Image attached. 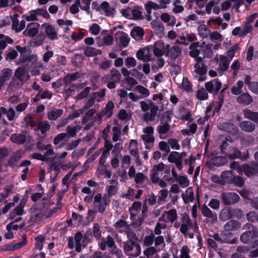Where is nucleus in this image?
Masks as SVG:
<instances>
[{
  "mask_svg": "<svg viewBox=\"0 0 258 258\" xmlns=\"http://www.w3.org/2000/svg\"><path fill=\"white\" fill-rule=\"evenodd\" d=\"M242 229L245 230L240 236V240L244 244H248L258 237L257 228L251 223H247Z\"/></svg>",
  "mask_w": 258,
  "mask_h": 258,
  "instance_id": "1",
  "label": "nucleus"
},
{
  "mask_svg": "<svg viewBox=\"0 0 258 258\" xmlns=\"http://www.w3.org/2000/svg\"><path fill=\"white\" fill-rule=\"evenodd\" d=\"M171 121V117L167 112H164L160 118V124L157 128V131L161 139H165L167 138L166 134L170 128L169 122Z\"/></svg>",
  "mask_w": 258,
  "mask_h": 258,
  "instance_id": "2",
  "label": "nucleus"
},
{
  "mask_svg": "<svg viewBox=\"0 0 258 258\" xmlns=\"http://www.w3.org/2000/svg\"><path fill=\"white\" fill-rule=\"evenodd\" d=\"M121 79V74L116 69L111 70L109 74L105 75L101 79L103 83H107V86L109 89H114L116 84L119 82Z\"/></svg>",
  "mask_w": 258,
  "mask_h": 258,
  "instance_id": "3",
  "label": "nucleus"
},
{
  "mask_svg": "<svg viewBox=\"0 0 258 258\" xmlns=\"http://www.w3.org/2000/svg\"><path fill=\"white\" fill-rule=\"evenodd\" d=\"M123 250L126 254L132 257L138 256L141 251L140 245L137 242L127 240L124 243Z\"/></svg>",
  "mask_w": 258,
  "mask_h": 258,
  "instance_id": "4",
  "label": "nucleus"
},
{
  "mask_svg": "<svg viewBox=\"0 0 258 258\" xmlns=\"http://www.w3.org/2000/svg\"><path fill=\"white\" fill-rule=\"evenodd\" d=\"M220 199L225 205H231L238 202L240 197L235 192H227L222 193Z\"/></svg>",
  "mask_w": 258,
  "mask_h": 258,
  "instance_id": "5",
  "label": "nucleus"
},
{
  "mask_svg": "<svg viewBox=\"0 0 258 258\" xmlns=\"http://www.w3.org/2000/svg\"><path fill=\"white\" fill-rule=\"evenodd\" d=\"M221 83L218 80L214 79L205 84L206 89L209 92L217 95L221 88Z\"/></svg>",
  "mask_w": 258,
  "mask_h": 258,
  "instance_id": "6",
  "label": "nucleus"
},
{
  "mask_svg": "<svg viewBox=\"0 0 258 258\" xmlns=\"http://www.w3.org/2000/svg\"><path fill=\"white\" fill-rule=\"evenodd\" d=\"M14 77L22 83L28 81L30 78V75L23 67L17 68L15 71Z\"/></svg>",
  "mask_w": 258,
  "mask_h": 258,
  "instance_id": "7",
  "label": "nucleus"
},
{
  "mask_svg": "<svg viewBox=\"0 0 258 258\" xmlns=\"http://www.w3.org/2000/svg\"><path fill=\"white\" fill-rule=\"evenodd\" d=\"M243 171L247 176H252L258 173V163H253L250 165L244 164L243 165Z\"/></svg>",
  "mask_w": 258,
  "mask_h": 258,
  "instance_id": "8",
  "label": "nucleus"
},
{
  "mask_svg": "<svg viewBox=\"0 0 258 258\" xmlns=\"http://www.w3.org/2000/svg\"><path fill=\"white\" fill-rule=\"evenodd\" d=\"M137 57L143 61H149L151 60V54L149 48L146 47L139 49L136 53Z\"/></svg>",
  "mask_w": 258,
  "mask_h": 258,
  "instance_id": "9",
  "label": "nucleus"
},
{
  "mask_svg": "<svg viewBox=\"0 0 258 258\" xmlns=\"http://www.w3.org/2000/svg\"><path fill=\"white\" fill-rule=\"evenodd\" d=\"M115 38L116 41H119L120 45L123 47H126L130 42V38L125 33L119 31L115 33Z\"/></svg>",
  "mask_w": 258,
  "mask_h": 258,
  "instance_id": "10",
  "label": "nucleus"
},
{
  "mask_svg": "<svg viewBox=\"0 0 258 258\" xmlns=\"http://www.w3.org/2000/svg\"><path fill=\"white\" fill-rule=\"evenodd\" d=\"M42 27L45 28V33L50 40H53L57 39V33L53 26L45 23L42 25Z\"/></svg>",
  "mask_w": 258,
  "mask_h": 258,
  "instance_id": "11",
  "label": "nucleus"
},
{
  "mask_svg": "<svg viewBox=\"0 0 258 258\" xmlns=\"http://www.w3.org/2000/svg\"><path fill=\"white\" fill-rule=\"evenodd\" d=\"M114 108V104L111 101H109L107 103L101 112L98 115V117L101 118L103 116H106L107 117H110L112 115L113 109Z\"/></svg>",
  "mask_w": 258,
  "mask_h": 258,
  "instance_id": "12",
  "label": "nucleus"
},
{
  "mask_svg": "<svg viewBox=\"0 0 258 258\" xmlns=\"http://www.w3.org/2000/svg\"><path fill=\"white\" fill-rule=\"evenodd\" d=\"M192 227V223L189 216L185 215L183 217V223L180 228V231L184 235H186L187 230Z\"/></svg>",
  "mask_w": 258,
  "mask_h": 258,
  "instance_id": "13",
  "label": "nucleus"
},
{
  "mask_svg": "<svg viewBox=\"0 0 258 258\" xmlns=\"http://www.w3.org/2000/svg\"><path fill=\"white\" fill-rule=\"evenodd\" d=\"M201 212L203 216L209 219H211L212 222L217 221V215L212 212L209 208L206 205H203L201 208Z\"/></svg>",
  "mask_w": 258,
  "mask_h": 258,
  "instance_id": "14",
  "label": "nucleus"
},
{
  "mask_svg": "<svg viewBox=\"0 0 258 258\" xmlns=\"http://www.w3.org/2000/svg\"><path fill=\"white\" fill-rule=\"evenodd\" d=\"M144 34V30L140 27H135L131 32V36L138 41L143 39Z\"/></svg>",
  "mask_w": 258,
  "mask_h": 258,
  "instance_id": "15",
  "label": "nucleus"
},
{
  "mask_svg": "<svg viewBox=\"0 0 258 258\" xmlns=\"http://www.w3.org/2000/svg\"><path fill=\"white\" fill-rule=\"evenodd\" d=\"M224 154L231 159L240 158L241 155L240 151L234 147H228Z\"/></svg>",
  "mask_w": 258,
  "mask_h": 258,
  "instance_id": "16",
  "label": "nucleus"
},
{
  "mask_svg": "<svg viewBox=\"0 0 258 258\" xmlns=\"http://www.w3.org/2000/svg\"><path fill=\"white\" fill-rule=\"evenodd\" d=\"M239 126L243 131L247 133H251L255 129V124L250 121H242L239 123Z\"/></svg>",
  "mask_w": 258,
  "mask_h": 258,
  "instance_id": "17",
  "label": "nucleus"
},
{
  "mask_svg": "<svg viewBox=\"0 0 258 258\" xmlns=\"http://www.w3.org/2000/svg\"><path fill=\"white\" fill-rule=\"evenodd\" d=\"M234 175L231 171H223L221 175L222 179V184L224 185L226 183H232V179Z\"/></svg>",
  "mask_w": 258,
  "mask_h": 258,
  "instance_id": "18",
  "label": "nucleus"
},
{
  "mask_svg": "<svg viewBox=\"0 0 258 258\" xmlns=\"http://www.w3.org/2000/svg\"><path fill=\"white\" fill-rule=\"evenodd\" d=\"M243 113L245 118L258 123V112H253L249 109H245L243 110Z\"/></svg>",
  "mask_w": 258,
  "mask_h": 258,
  "instance_id": "19",
  "label": "nucleus"
},
{
  "mask_svg": "<svg viewBox=\"0 0 258 258\" xmlns=\"http://www.w3.org/2000/svg\"><path fill=\"white\" fill-rule=\"evenodd\" d=\"M30 211L32 213V216L28 221V222H35L37 220L40 219L44 216V214L40 211L39 209L36 208H31Z\"/></svg>",
  "mask_w": 258,
  "mask_h": 258,
  "instance_id": "20",
  "label": "nucleus"
},
{
  "mask_svg": "<svg viewBox=\"0 0 258 258\" xmlns=\"http://www.w3.org/2000/svg\"><path fill=\"white\" fill-rule=\"evenodd\" d=\"M241 224L237 220H232L228 221L224 226L225 229L227 231L236 230L240 228Z\"/></svg>",
  "mask_w": 258,
  "mask_h": 258,
  "instance_id": "21",
  "label": "nucleus"
},
{
  "mask_svg": "<svg viewBox=\"0 0 258 258\" xmlns=\"http://www.w3.org/2000/svg\"><path fill=\"white\" fill-rule=\"evenodd\" d=\"M237 100L239 103L247 105L252 103V98L248 93H244L238 97Z\"/></svg>",
  "mask_w": 258,
  "mask_h": 258,
  "instance_id": "22",
  "label": "nucleus"
},
{
  "mask_svg": "<svg viewBox=\"0 0 258 258\" xmlns=\"http://www.w3.org/2000/svg\"><path fill=\"white\" fill-rule=\"evenodd\" d=\"M11 140L14 143L23 144L26 141V137L23 134H14L11 137Z\"/></svg>",
  "mask_w": 258,
  "mask_h": 258,
  "instance_id": "23",
  "label": "nucleus"
},
{
  "mask_svg": "<svg viewBox=\"0 0 258 258\" xmlns=\"http://www.w3.org/2000/svg\"><path fill=\"white\" fill-rule=\"evenodd\" d=\"M81 77V74L79 72L74 74H68L63 78V81L66 85H69L71 83Z\"/></svg>",
  "mask_w": 258,
  "mask_h": 258,
  "instance_id": "24",
  "label": "nucleus"
},
{
  "mask_svg": "<svg viewBox=\"0 0 258 258\" xmlns=\"http://www.w3.org/2000/svg\"><path fill=\"white\" fill-rule=\"evenodd\" d=\"M181 51L180 48L175 45L172 47L169 52H167L166 53V56H170L172 59H175L181 53Z\"/></svg>",
  "mask_w": 258,
  "mask_h": 258,
  "instance_id": "25",
  "label": "nucleus"
},
{
  "mask_svg": "<svg viewBox=\"0 0 258 258\" xmlns=\"http://www.w3.org/2000/svg\"><path fill=\"white\" fill-rule=\"evenodd\" d=\"M101 8L103 10L107 16H113L115 13V10L113 8L110 7L109 4L107 2H103L101 6Z\"/></svg>",
  "mask_w": 258,
  "mask_h": 258,
  "instance_id": "26",
  "label": "nucleus"
},
{
  "mask_svg": "<svg viewBox=\"0 0 258 258\" xmlns=\"http://www.w3.org/2000/svg\"><path fill=\"white\" fill-rule=\"evenodd\" d=\"M182 197L185 203L187 204L190 202H192L194 200V196L192 188H187L185 191V193L182 194Z\"/></svg>",
  "mask_w": 258,
  "mask_h": 258,
  "instance_id": "27",
  "label": "nucleus"
},
{
  "mask_svg": "<svg viewBox=\"0 0 258 258\" xmlns=\"http://www.w3.org/2000/svg\"><path fill=\"white\" fill-rule=\"evenodd\" d=\"M21 154L19 152H15L8 161V165L13 167L21 158Z\"/></svg>",
  "mask_w": 258,
  "mask_h": 258,
  "instance_id": "28",
  "label": "nucleus"
},
{
  "mask_svg": "<svg viewBox=\"0 0 258 258\" xmlns=\"http://www.w3.org/2000/svg\"><path fill=\"white\" fill-rule=\"evenodd\" d=\"M63 112V110L60 109H53L52 111L48 112V118L49 120H55L62 115Z\"/></svg>",
  "mask_w": 258,
  "mask_h": 258,
  "instance_id": "29",
  "label": "nucleus"
},
{
  "mask_svg": "<svg viewBox=\"0 0 258 258\" xmlns=\"http://www.w3.org/2000/svg\"><path fill=\"white\" fill-rule=\"evenodd\" d=\"M232 212L230 208L222 210L220 214L219 218L221 221H226L232 218Z\"/></svg>",
  "mask_w": 258,
  "mask_h": 258,
  "instance_id": "30",
  "label": "nucleus"
},
{
  "mask_svg": "<svg viewBox=\"0 0 258 258\" xmlns=\"http://www.w3.org/2000/svg\"><path fill=\"white\" fill-rule=\"evenodd\" d=\"M101 53V51L100 50L92 47H86L85 48L84 54L88 57L94 56Z\"/></svg>",
  "mask_w": 258,
  "mask_h": 258,
  "instance_id": "31",
  "label": "nucleus"
},
{
  "mask_svg": "<svg viewBox=\"0 0 258 258\" xmlns=\"http://www.w3.org/2000/svg\"><path fill=\"white\" fill-rule=\"evenodd\" d=\"M37 126V128L35 130V131L37 132L38 130H40L42 134H44L50 129V125L47 121L44 122L39 121L38 122Z\"/></svg>",
  "mask_w": 258,
  "mask_h": 258,
  "instance_id": "32",
  "label": "nucleus"
},
{
  "mask_svg": "<svg viewBox=\"0 0 258 258\" xmlns=\"http://www.w3.org/2000/svg\"><path fill=\"white\" fill-rule=\"evenodd\" d=\"M46 151L43 155L44 157L46 159V161H51L53 162V157H49L50 156H54L55 153L53 151L52 146L51 144L48 146V149L45 150Z\"/></svg>",
  "mask_w": 258,
  "mask_h": 258,
  "instance_id": "33",
  "label": "nucleus"
},
{
  "mask_svg": "<svg viewBox=\"0 0 258 258\" xmlns=\"http://www.w3.org/2000/svg\"><path fill=\"white\" fill-rule=\"evenodd\" d=\"M25 203L22 201L20 204L15 208L14 210L15 212H11L10 214V218L11 219H14L15 213L18 215H22L23 214V207Z\"/></svg>",
  "mask_w": 258,
  "mask_h": 258,
  "instance_id": "34",
  "label": "nucleus"
},
{
  "mask_svg": "<svg viewBox=\"0 0 258 258\" xmlns=\"http://www.w3.org/2000/svg\"><path fill=\"white\" fill-rule=\"evenodd\" d=\"M161 6H159V4H157L154 2L152 1H148L145 5V9L146 11H148L151 12V10L153 9L154 10L162 9Z\"/></svg>",
  "mask_w": 258,
  "mask_h": 258,
  "instance_id": "35",
  "label": "nucleus"
},
{
  "mask_svg": "<svg viewBox=\"0 0 258 258\" xmlns=\"http://www.w3.org/2000/svg\"><path fill=\"white\" fill-rule=\"evenodd\" d=\"M12 70L9 68H5L1 71V76L0 78L6 82L8 81L12 75Z\"/></svg>",
  "mask_w": 258,
  "mask_h": 258,
  "instance_id": "36",
  "label": "nucleus"
},
{
  "mask_svg": "<svg viewBox=\"0 0 258 258\" xmlns=\"http://www.w3.org/2000/svg\"><path fill=\"white\" fill-rule=\"evenodd\" d=\"M133 17L134 19L136 20H142L144 17L142 15V13L141 11V7L139 6H136L134 9L132 11Z\"/></svg>",
  "mask_w": 258,
  "mask_h": 258,
  "instance_id": "37",
  "label": "nucleus"
},
{
  "mask_svg": "<svg viewBox=\"0 0 258 258\" xmlns=\"http://www.w3.org/2000/svg\"><path fill=\"white\" fill-rule=\"evenodd\" d=\"M198 32L199 35L203 38L208 37L210 33L208 27L204 24L200 25L198 27Z\"/></svg>",
  "mask_w": 258,
  "mask_h": 258,
  "instance_id": "38",
  "label": "nucleus"
},
{
  "mask_svg": "<svg viewBox=\"0 0 258 258\" xmlns=\"http://www.w3.org/2000/svg\"><path fill=\"white\" fill-rule=\"evenodd\" d=\"M220 67V68L218 70L219 72H224L228 70L229 68V61L227 57L225 56H221Z\"/></svg>",
  "mask_w": 258,
  "mask_h": 258,
  "instance_id": "39",
  "label": "nucleus"
},
{
  "mask_svg": "<svg viewBox=\"0 0 258 258\" xmlns=\"http://www.w3.org/2000/svg\"><path fill=\"white\" fill-rule=\"evenodd\" d=\"M31 25H35L37 27L30 28L28 30L27 35L30 37H33L35 36L38 33V30L37 27H38L39 24L38 23H31L28 25L27 28H28L30 27Z\"/></svg>",
  "mask_w": 258,
  "mask_h": 258,
  "instance_id": "40",
  "label": "nucleus"
},
{
  "mask_svg": "<svg viewBox=\"0 0 258 258\" xmlns=\"http://www.w3.org/2000/svg\"><path fill=\"white\" fill-rule=\"evenodd\" d=\"M165 214H166L167 215V218L168 220L172 223L177 219V213L176 210L174 209L165 212Z\"/></svg>",
  "mask_w": 258,
  "mask_h": 258,
  "instance_id": "41",
  "label": "nucleus"
},
{
  "mask_svg": "<svg viewBox=\"0 0 258 258\" xmlns=\"http://www.w3.org/2000/svg\"><path fill=\"white\" fill-rule=\"evenodd\" d=\"M195 72L197 74L203 76L206 74L207 69L203 63H196L195 65Z\"/></svg>",
  "mask_w": 258,
  "mask_h": 258,
  "instance_id": "42",
  "label": "nucleus"
},
{
  "mask_svg": "<svg viewBox=\"0 0 258 258\" xmlns=\"http://www.w3.org/2000/svg\"><path fill=\"white\" fill-rule=\"evenodd\" d=\"M19 82L20 81H18L16 79V78L14 77L13 78H12V79H11V80L9 83V87L11 89H15V90L20 88L21 87V86L22 85L23 83H22L21 84Z\"/></svg>",
  "mask_w": 258,
  "mask_h": 258,
  "instance_id": "43",
  "label": "nucleus"
},
{
  "mask_svg": "<svg viewBox=\"0 0 258 258\" xmlns=\"http://www.w3.org/2000/svg\"><path fill=\"white\" fill-rule=\"evenodd\" d=\"M212 45L213 44H207L205 46L203 50L204 57L210 58L213 56V52L211 48Z\"/></svg>",
  "mask_w": 258,
  "mask_h": 258,
  "instance_id": "44",
  "label": "nucleus"
},
{
  "mask_svg": "<svg viewBox=\"0 0 258 258\" xmlns=\"http://www.w3.org/2000/svg\"><path fill=\"white\" fill-rule=\"evenodd\" d=\"M125 232L128 239V240H131L132 242H137L138 240V238L136 235V233L131 231L130 228L125 230Z\"/></svg>",
  "mask_w": 258,
  "mask_h": 258,
  "instance_id": "45",
  "label": "nucleus"
},
{
  "mask_svg": "<svg viewBox=\"0 0 258 258\" xmlns=\"http://www.w3.org/2000/svg\"><path fill=\"white\" fill-rule=\"evenodd\" d=\"M96 112V110L95 109H91L88 111L83 118L82 120V123L84 124L91 118V117L94 114V113Z\"/></svg>",
  "mask_w": 258,
  "mask_h": 258,
  "instance_id": "46",
  "label": "nucleus"
},
{
  "mask_svg": "<svg viewBox=\"0 0 258 258\" xmlns=\"http://www.w3.org/2000/svg\"><path fill=\"white\" fill-rule=\"evenodd\" d=\"M113 137L112 140L116 142L119 140V137L121 135V127L120 126H114L112 128Z\"/></svg>",
  "mask_w": 258,
  "mask_h": 258,
  "instance_id": "47",
  "label": "nucleus"
},
{
  "mask_svg": "<svg viewBox=\"0 0 258 258\" xmlns=\"http://www.w3.org/2000/svg\"><path fill=\"white\" fill-rule=\"evenodd\" d=\"M207 90H205L204 88H202L199 90L197 93V98L201 100H206L208 97V95L207 92Z\"/></svg>",
  "mask_w": 258,
  "mask_h": 258,
  "instance_id": "48",
  "label": "nucleus"
},
{
  "mask_svg": "<svg viewBox=\"0 0 258 258\" xmlns=\"http://www.w3.org/2000/svg\"><path fill=\"white\" fill-rule=\"evenodd\" d=\"M70 137L68 136L67 134L66 133H60L58 135H57L54 139L53 140V143L55 145H57L59 144V143L64 140L66 138L67 139H69Z\"/></svg>",
  "mask_w": 258,
  "mask_h": 258,
  "instance_id": "49",
  "label": "nucleus"
},
{
  "mask_svg": "<svg viewBox=\"0 0 258 258\" xmlns=\"http://www.w3.org/2000/svg\"><path fill=\"white\" fill-rule=\"evenodd\" d=\"M91 89V87H86L82 92H81V93H79L77 95V96H76V99L78 100H81L83 98H86L89 93Z\"/></svg>",
  "mask_w": 258,
  "mask_h": 258,
  "instance_id": "50",
  "label": "nucleus"
},
{
  "mask_svg": "<svg viewBox=\"0 0 258 258\" xmlns=\"http://www.w3.org/2000/svg\"><path fill=\"white\" fill-rule=\"evenodd\" d=\"M220 202L219 200L212 199L209 202L208 206L213 210H218L220 208Z\"/></svg>",
  "mask_w": 258,
  "mask_h": 258,
  "instance_id": "51",
  "label": "nucleus"
},
{
  "mask_svg": "<svg viewBox=\"0 0 258 258\" xmlns=\"http://www.w3.org/2000/svg\"><path fill=\"white\" fill-rule=\"evenodd\" d=\"M257 214L254 211H250L246 215L247 220L251 223L254 222L256 220Z\"/></svg>",
  "mask_w": 258,
  "mask_h": 258,
  "instance_id": "52",
  "label": "nucleus"
},
{
  "mask_svg": "<svg viewBox=\"0 0 258 258\" xmlns=\"http://www.w3.org/2000/svg\"><path fill=\"white\" fill-rule=\"evenodd\" d=\"M222 236L223 238V239L225 240V242H227V243H230L231 244H235L237 243V239L236 238H234L231 240H229L227 237H230L232 236V233L229 232H226L222 234Z\"/></svg>",
  "mask_w": 258,
  "mask_h": 258,
  "instance_id": "53",
  "label": "nucleus"
},
{
  "mask_svg": "<svg viewBox=\"0 0 258 258\" xmlns=\"http://www.w3.org/2000/svg\"><path fill=\"white\" fill-rule=\"evenodd\" d=\"M154 238L155 235L153 234L146 236L144 240V244L147 246H151L153 243Z\"/></svg>",
  "mask_w": 258,
  "mask_h": 258,
  "instance_id": "54",
  "label": "nucleus"
},
{
  "mask_svg": "<svg viewBox=\"0 0 258 258\" xmlns=\"http://www.w3.org/2000/svg\"><path fill=\"white\" fill-rule=\"evenodd\" d=\"M147 177L143 173H138L135 176V182L137 184L142 183Z\"/></svg>",
  "mask_w": 258,
  "mask_h": 258,
  "instance_id": "55",
  "label": "nucleus"
},
{
  "mask_svg": "<svg viewBox=\"0 0 258 258\" xmlns=\"http://www.w3.org/2000/svg\"><path fill=\"white\" fill-rule=\"evenodd\" d=\"M135 89L137 91H138L141 94L144 95L145 97H147L149 95V90L147 88L142 86L138 85L136 86Z\"/></svg>",
  "mask_w": 258,
  "mask_h": 258,
  "instance_id": "56",
  "label": "nucleus"
},
{
  "mask_svg": "<svg viewBox=\"0 0 258 258\" xmlns=\"http://www.w3.org/2000/svg\"><path fill=\"white\" fill-rule=\"evenodd\" d=\"M157 252V250L153 246L148 247L144 251V254L147 257L153 255Z\"/></svg>",
  "mask_w": 258,
  "mask_h": 258,
  "instance_id": "57",
  "label": "nucleus"
},
{
  "mask_svg": "<svg viewBox=\"0 0 258 258\" xmlns=\"http://www.w3.org/2000/svg\"><path fill=\"white\" fill-rule=\"evenodd\" d=\"M232 183L237 186L241 187L243 185L244 180L243 179L239 176H234L232 179Z\"/></svg>",
  "mask_w": 258,
  "mask_h": 258,
  "instance_id": "58",
  "label": "nucleus"
},
{
  "mask_svg": "<svg viewBox=\"0 0 258 258\" xmlns=\"http://www.w3.org/2000/svg\"><path fill=\"white\" fill-rule=\"evenodd\" d=\"M93 235L97 239H99L101 236V232L100 227L97 223H95L93 226Z\"/></svg>",
  "mask_w": 258,
  "mask_h": 258,
  "instance_id": "59",
  "label": "nucleus"
},
{
  "mask_svg": "<svg viewBox=\"0 0 258 258\" xmlns=\"http://www.w3.org/2000/svg\"><path fill=\"white\" fill-rule=\"evenodd\" d=\"M125 65L128 67H134L136 66V59L133 57H127L125 60Z\"/></svg>",
  "mask_w": 258,
  "mask_h": 258,
  "instance_id": "60",
  "label": "nucleus"
},
{
  "mask_svg": "<svg viewBox=\"0 0 258 258\" xmlns=\"http://www.w3.org/2000/svg\"><path fill=\"white\" fill-rule=\"evenodd\" d=\"M13 42L12 39L9 37H6L5 40L0 41V49H4L7 46V43L12 44Z\"/></svg>",
  "mask_w": 258,
  "mask_h": 258,
  "instance_id": "61",
  "label": "nucleus"
},
{
  "mask_svg": "<svg viewBox=\"0 0 258 258\" xmlns=\"http://www.w3.org/2000/svg\"><path fill=\"white\" fill-rule=\"evenodd\" d=\"M110 252L111 254L115 255L117 258L122 257L123 255L121 250L117 248L116 246L113 247Z\"/></svg>",
  "mask_w": 258,
  "mask_h": 258,
  "instance_id": "62",
  "label": "nucleus"
},
{
  "mask_svg": "<svg viewBox=\"0 0 258 258\" xmlns=\"http://www.w3.org/2000/svg\"><path fill=\"white\" fill-rule=\"evenodd\" d=\"M189 249L187 246H183L181 250V258H190L189 255Z\"/></svg>",
  "mask_w": 258,
  "mask_h": 258,
  "instance_id": "63",
  "label": "nucleus"
},
{
  "mask_svg": "<svg viewBox=\"0 0 258 258\" xmlns=\"http://www.w3.org/2000/svg\"><path fill=\"white\" fill-rule=\"evenodd\" d=\"M106 245L110 248L115 246V242L113 238L110 235H108L106 239L103 238Z\"/></svg>",
  "mask_w": 258,
  "mask_h": 258,
  "instance_id": "64",
  "label": "nucleus"
}]
</instances>
